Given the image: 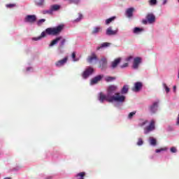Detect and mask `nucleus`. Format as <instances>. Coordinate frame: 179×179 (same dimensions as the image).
<instances>
[{"label": "nucleus", "instance_id": "1", "mask_svg": "<svg viewBox=\"0 0 179 179\" xmlns=\"http://www.w3.org/2000/svg\"><path fill=\"white\" fill-rule=\"evenodd\" d=\"M104 100L108 101V103H113V101L124 103L125 101V96L121 95L119 92H116L113 96H110L108 94L105 95L103 92H101L99 94V101H101V103H103Z\"/></svg>", "mask_w": 179, "mask_h": 179}, {"label": "nucleus", "instance_id": "2", "mask_svg": "<svg viewBox=\"0 0 179 179\" xmlns=\"http://www.w3.org/2000/svg\"><path fill=\"white\" fill-rule=\"evenodd\" d=\"M64 24H59L55 27H50L47 28L45 31H43L40 36L34 38L33 40L35 41H38V40H41L43 37H45V34L49 36H58L60 34L62 30H64Z\"/></svg>", "mask_w": 179, "mask_h": 179}, {"label": "nucleus", "instance_id": "3", "mask_svg": "<svg viewBox=\"0 0 179 179\" xmlns=\"http://www.w3.org/2000/svg\"><path fill=\"white\" fill-rule=\"evenodd\" d=\"M155 124H156V122H155V120H152L149 125L144 128V134L145 135H148L149 132H152V131H155V129H156L155 126Z\"/></svg>", "mask_w": 179, "mask_h": 179}, {"label": "nucleus", "instance_id": "4", "mask_svg": "<svg viewBox=\"0 0 179 179\" xmlns=\"http://www.w3.org/2000/svg\"><path fill=\"white\" fill-rule=\"evenodd\" d=\"M37 20V17L35 15H28L24 18L25 23H34Z\"/></svg>", "mask_w": 179, "mask_h": 179}, {"label": "nucleus", "instance_id": "5", "mask_svg": "<svg viewBox=\"0 0 179 179\" xmlns=\"http://www.w3.org/2000/svg\"><path fill=\"white\" fill-rule=\"evenodd\" d=\"M93 72H94L93 68L89 67L87 69H85V71L83 73L82 77L83 78V79H87L89 76L92 75Z\"/></svg>", "mask_w": 179, "mask_h": 179}, {"label": "nucleus", "instance_id": "6", "mask_svg": "<svg viewBox=\"0 0 179 179\" xmlns=\"http://www.w3.org/2000/svg\"><path fill=\"white\" fill-rule=\"evenodd\" d=\"M97 61H99V59L97 58V55L94 53H92V55L87 59V62L89 64H93L94 62H97Z\"/></svg>", "mask_w": 179, "mask_h": 179}, {"label": "nucleus", "instance_id": "7", "mask_svg": "<svg viewBox=\"0 0 179 179\" xmlns=\"http://www.w3.org/2000/svg\"><path fill=\"white\" fill-rule=\"evenodd\" d=\"M68 62V57H64L62 59H60L55 63V65L57 66V68H61V66H64L65 64Z\"/></svg>", "mask_w": 179, "mask_h": 179}, {"label": "nucleus", "instance_id": "8", "mask_svg": "<svg viewBox=\"0 0 179 179\" xmlns=\"http://www.w3.org/2000/svg\"><path fill=\"white\" fill-rule=\"evenodd\" d=\"M117 89H118V87H117V85H109V87H108V94L110 96H112L113 94H114V93H115V92H117Z\"/></svg>", "mask_w": 179, "mask_h": 179}, {"label": "nucleus", "instance_id": "9", "mask_svg": "<svg viewBox=\"0 0 179 179\" xmlns=\"http://www.w3.org/2000/svg\"><path fill=\"white\" fill-rule=\"evenodd\" d=\"M145 18L150 24H152V23H155V22H156V16H155L153 13H148Z\"/></svg>", "mask_w": 179, "mask_h": 179}, {"label": "nucleus", "instance_id": "10", "mask_svg": "<svg viewBox=\"0 0 179 179\" xmlns=\"http://www.w3.org/2000/svg\"><path fill=\"white\" fill-rule=\"evenodd\" d=\"M142 83L141 82H137L134 84V87L131 88L132 92H140L141 90L142 89Z\"/></svg>", "mask_w": 179, "mask_h": 179}, {"label": "nucleus", "instance_id": "11", "mask_svg": "<svg viewBox=\"0 0 179 179\" xmlns=\"http://www.w3.org/2000/svg\"><path fill=\"white\" fill-rule=\"evenodd\" d=\"M142 62V58L141 57H136L134 59V63H133V68L134 69H138L139 68V64Z\"/></svg>", "mask_w": 179, "mask_h": 179}, {"label": "nucleus", "instance_id": "12", "mask_svg": "<svg viewBox=\"0 0 179 179\" xmlns=\"http://www.w3.org/2000/svg\"><path fill=\"white\" fill-rule=\"evenodd\" d=\"M120 62H121V57L115 59L113 62L110 63V68L112 69H115V68L118 66Z\"/></svg>", "mask_w": 179, "mask_h": 179}, {"label": "nucleus", "instance_id": "13", "mask_svg": "<svg viewBox=\"0 0 179 179\" xmlns=\"http://www.w3.org/2000/svg\"><path fill=\"white\" fill-rule=\"evenodd\" d=\"M118 32V30H113V28L111 27H109L107 29H106V34L107 36H115V34H117V33Z\"/></svg>", "mask_w": 179, "mask_h": 179}, {"label": "nucleus", "instance_id": "14", "mask_svg": "<svg viewBox=\"0 0 179 179\" xmlns=\"http://www.w3.org/2000/svg\"><path fill=\"white\" fill-rule=\"evenodd\" d=\"M159 106V101L154 102L152 106H150V110L152 113V114H155L156 111H157V107Z\"/></svg>", "mask_w": 179, "mask_h": 179}, {"label": "nucleus", "instance_id": "15", "mask_svg": "<svg viewBox=\"0 0 179 179\" xmlns=\"http://www.w3.org/2000/svg\"><path fill=\"white\" fill-rule=\"evenodd\" d=\"M100 68L101 69H106V68H107V59L106 58L103 57L101 59Z\"/></svg>", "mask_w": 179, "mask_h": 179}, {"label": "nucleus", "instance_id": "16", "mask_svg": "<svg viewBox=\"0 0 179 179\" xmlns=\"http://www.w3.org/2000/svg\"><path fill=\"white\" fill-rule=\"evenodd\" d=\"M134 10H135L134 8H127L126 10V16H127V17H132V16H134Z\"/></svg>", "mask_w": 179, "mask_h": 179}, {"label": "nucleus", "instance_id": "17", "mask_svg": "<svg viewBox=\"0 0 179 179\" xmlns=\"http://www.w3.org/2000/svg\"><path fill=\"white\" fill-rule=\"evenodd\" d=\"M101 76H97L91 80V85H96L98 82L101 80Z\"/></svg>", "mask_w": 179, "mask_h": 179}, {"label": "nucleus", "instance_id": "18", "mask_svg": "<svg viewBox=\"0 0 179 179\" xmlns=\"http://www.w3.org/2000/svg\"><path fill=\"white\" fill-rule=\"evenodd\" d=\"M45 0H34L35 5L39 6V8H43L45 5Z\"/></svg>", "mask_w": 179, "mask_h": 179}, {"label": "nucleus", "instance_id": "19", "mask_svg": "<svg viewBox=\"0 0 179 179\" xmlns=\"http://www.w3.org/2000/svg\"><path fill=\"white\" fill-rule=\"evenodd\" d=\"M59 40H62V36L57 37L55 39L52 41V42L50 44V47H52L55 45V44H58V41H59Z\"/></svg>", "mask_w": 179, "mask_h": 179}, {"label": "nucleus", "instance_id": "20", "mask_svg": "<svg viewBox=\"0 0 179 179\" xmlns=\"http://www.w3.org/2000/svg\"><path fill=\"white\" fill-rule=\"evenodd\" d=\"M110 45H111V43H108V42H105L103 43L102 44H101V45L99 47H98L96 48V50H101V48H107V47H110Z\"/></svg>", "mask_w": 179, "mask_h": 179}, {"label": "nucleus", "instance_id": "21", "mask_svg": "<svg viewBox=\"0 0 179 179\" xmlns=\"http://www.w3.org/2000/svg\"><path fill=\"white\" fill-rule=\"evenodd\" d=\"M128 90H129V86L127 85H124L121 90V93L122 94H127V93H128Z\"/></svg>", "mask_w": 179, "mask_h": 179}, {"label": "nucleus", "instance_id": "22", "mask_svg": "<svg viewBox=\"0 0 179 179\" xmlns=\"http://www.w3.org/2000/svg\"><path fill=\"white\" fill-rule=\"evenodd\" d=\"M101 31V28L99 27H94L92 31V34H97V33H100Z\"/></svg>", "mask_w": 179, "mask_h": 179}, {"label": "nucleus", "instance_id": "23", "mask_svg": "<svg viewBox=\"0 0 179 179\" xmlns=\"http://www.w3.org/2000/svg\"><path fill=\"white\" fill-rule=\"evenodd\" d=\"M150 143L152 145V146H156V145H157V141L155 138H151L150 139Z\"/></svg>", "mask_w": 179, "mask_h": 179}, {"label": "nucleus", "instance_id": "24", "mask_svg": "<svg viewBox=\"0 0 179 179\" xmlns=\"http://www.w3.org/2000/svg\"><path fill=\"white\" fill-rule=\"evenodd\" d=\"M60 6L59 5H53L51 6L50 9L52 10V12H54V10H58L59 9Z\"/></svg>", "mask_w": 179, "mask_h": 179}, {"label": "nucleus", "instance_id": "25", "mask_svg": "<svg viewBox=\"0 0 179 179\" xmlns=\"http://www.w3.org/2000/svg\"><path fill=\"white\" fill-rule=\"evenodd\" d=\"M115 77L107 76L105 78L106 82H113V80H115Z\"/></svg>", "mask_w": 179, "mask_h": 179}, {"label": "nucleus", "instance_id": "26", "mask_svg": "<svg viewBox=\"0 0 179 179\" xmlns=\"http://www.w3.org/2000/svg\"><path fill=\"white\" fill-rule=\"evenodd\" d=\"M43 15H52V10L51 8L50 10H45L43 11Z\"/></svg>", "mask_w": 179, "mask_h": 179}, {"label": "nucleus", "instance_id": "27", "mask_svg": "<svg viewBox=\"0 0 179 179\" xmlns=\"http://www.w3.org/2000/svg\"><path fill=\"white\" fill-rule=\"evenodd\" d=\"M115 20V17H111L110 18H108L106 20V24H110L113 20Z\"/></svg>", "mask_w": 179, "mask_h": 179}, {"label": "nucleus", "instance_id": "28", "mask_svg": "<svg viewBox=\"0 0 179 179\" xmlns=\"http://www.w3.org/2000/svg\"><path fill=\"white\" fill-rule=\"evenodd\" d=\"M149 3L151 6H153L157 4V0H150Z\"/></svg>", "mask_w": 179, "mask_h": 179}, {"label": "nucleus", "instance_id": "29", "mask_svg": "<svg viewBox=\"0 0 179 179\" xmlns=\"http://www.w3.org/2000/svg\"><path fill=\"white\" fill-rule=\"evenodd\" d=\"M6 8H8L9 9H12V8H15L16 6V3H9L6 5Z\"/></svg>", "mask_w": 179, "mask_h": 179}, {"label": "nucleus", "instance_id": "30", "mask_svg": "<svg viewBox=\"0 0 179 179\" xmlns=\"http://www.w3.org/2000/svg\"><path fill=\"white\" fill-rule=\"evenodd\" d=\"M80 2V0H69V3H75L76 5H78Z\"/></svg>", "mask_w": 179, "mask_h": 179}, {"label": "nucleus", "instance_id": "31", "mask_svg": "<svg viewBox=\"0 0 179 179\" xmlns=\"http://www.w3.org/2000/svg\"><path fill=\"white\" fill-rule=\"evenodd\" d=\"M135 114H136V111H133V112L129 113L128 118H129V120H131V118H132V117H134V115H135Z\"/></svg>", "mask_w": 179, "mask_h": 179}, {"label": "nucleus", "instance_id": "32", "mask_svg": "<svg viewBox=\"0 0 179 179\" xmlns=\"http://www.w3.org/2000/svg\"><path fill=\"white\" fill-rule=\"evenodd\" d=\"M148 122H149V121L144 120L143 122H141V123H139V127H145V125H146Z\"/></svg>", "mask_w": 179, "mask_h": 179}, {"label": "nucleus", "instance_id": "33", "mask_svg": "<svg viewBox=\"0 0 179 179\" xmlns=\"http://www.w3.org/2000/svg\"><path fill=\"white\" fill-rule=\"evenodd\" d=\"M142 29L139 28V27H135L134 29V33H139V31H142Z\"/></svg>", "mask_w": 179, "mask_h": 179}, {"label": "nucleus", "instance_id": "34", "mask_svg": "<svg viewBox=\"0 0 179 179\" xmlns=\"http://www.w3.org/2000/svg\"><path fill=\"white\" fill-rule=\"evenodd\" d=\"M65 43H66V39H62L59 43L60 47H63L64 45H65Z\"/></svg>", "mask_w": 179, "mask_h": 179}, {"label": "nucleus", "instance_id": "35", "mask_svg": "<svg viewBox=\"0 0 179 179\" xmlns=\"http://www.w3.org/2000/svg\"><path fill=\"white\" fill-rule=\"evenodd\" d=\"M137 145L138 146H142V145H143V140H142V138H138V141L137 142Z\"/></svg>", "mask_w": 179, "mask_h": 179}, {"label": "nucleus", "instance_id": "36", "mask_svg": "<svg viewBox=\"0 0 179 179\" xmlns=\"http://www.w3.org/2000/svg\"><path fill=\"white\" fill-rule=\"evenodd\" d=\"M163 86H164L166 93H169V92H170V88H169V87H167V85H166V83H164Z\"/></svg>", "mask_w": 179, "mask_h": 179}, {"label": "nucleus", "instance_id": "37", "mask_svg": "<svg viewBox=\"0 0 179 179\" xmlns=\"http://www.w3.org/2000/svg\"><path fill=\"white\" fill-rule=\"evenodd\" d=\"M164 150H166V148H160V149H157L155 152L156 153H160V152H163Z\"/></svg>", "mask_w": 179, "mask_h": 179}, {"label": "nucleus", "instance_id": "38", "mask_svg": "<svg viewBox=\"0 0 179 179\" xmlns=\"http://www.w3.org/2000/svg\"><path fill=\"white\" fill-rule=\"evenodd\" d=\"M171 153H176V152H177V148H176V147H172V148H171Z\"/></svg>", "mask_w": 179, "mask_h": 179}, {"label": "nucleus", "instance_id": "39", "mask_svg": "<svg viewBox=\"0 0 179 179\" xmlns=\"http://www.w3.org/2000/svg\"><path fill=\"white\" fill-rule=\"evenodd\" d=\"M83 17L82 14H79L78 18L76 20V22H80V20Z\"/></svg>", "mask_w": 179, "mask_h": 179}, {"label": "nucleus", "instance_id": "40", "mask_svg": "<svg viewBox=\"0 0 179 179\" xmlns=\"http://www.w3.org/2000/svg\"><path fill=\"white\" fill-rule=\"evenodd\" d=\"M71 57H72L73 61H76V59H75V58H76V53L75 52H73L72 53Z\"/></svg>", "mask_w": 179, "mask_h": 179}, {"label": "nucleus", "instance_id": "41", "mask_svg": "<svg viewBox=\"0 0 179 179\" xmlns=\"http://www.w3.org/2000/svg\"><path fill=\"white\" fill-rule=\"evenodd\" d=\"M45 22V19H41L38 20V23L40 24L41 23H44Z\"/></svg>", "mask_w": 179, "mask_h": 179}, {"label": "nucleus", "instance_id": "42", "mask_svg": "<svg viewBox=\"0 0 179 179\" xmlns=\"http://www.w3.org/2000/svg\"><path fill=\"white\" fill-rule=\"evenodd\" d=\"M127 66H128V63H124L123 65L120 66V68H127Z\"/></svg>", "mask_w": 179, "mask_h": 179}, {"label": "nucleus", "instance_id": "43", "mask_svg": "<svg viewBox=\"0 0 179 179\" xmlns=\"http://www.w3.org/2000/svg\"><path fill=\"white\" fill-rule=\"evenodd\" d=\"M148 20H143L142 23L143 24H148Z\"/></svg>", "mask_w": 179, "mask_h": 179}, {"label": "nucleus", "instance_id": "44", "mask_svg": "<svg viewBox=\"0 0 179 179\" xmlns=\"http://www.w3.org/2000/svg\"><path fill=\"white\" fill-rule=\"evenodd\" d=\"M132 58H133L132 56H129V57H127V58L126 59V61L129 62V61L131 60Z\"/></svg>", "mask_w": 179, "mask_h": 179}, {"label": "nucleus", "instance_id": "45", "mask_svg": "<svg viewBox=\"0 0 179 179\" xmlns=\"http://www.w3.org/2000/svg\"><path fill=\"white\" fill-rule=\"evenodd\" d=\"M166 3H167V0H164L163 4L166 5Z\"/></svg>", "mask_w": 179, "mask_h": 179}, {"label": "nucleus", "instance_id": "46", "mask_svg": "<svg viewBox=\"0 0 179 179\" xmlns=\"http://www.w3.org/2000/svg\"><path fill=\"white\" fill-rule=\"evenodd\" d=\"M3 179H12V178L7 177V178H4Z\"/></svg>", "mask_w": 179, "mask_h": 179}, {"label": "nucleus", "instance_id": "47", "mask_svg": "<svg viewBox=\"0 0 179 179\" xmlns=\"http://www.w3.org/2000/svg\"><path fill=\"white\" fill-rule=\"evenodd\" d=\"M173 89H174V90H176V86H174V87H173Z\"/></svg>", "mask_w": 179, "mask_h": 179}, {"label": "nucleus", "instance_id": "48", "mask_svg": "<svg viewBox=\"0 0 179 179\" xmlns=\"http://www.w3.org/2000/svg\"><path fill=\"white\" fill-rule=\"evenodd\" d=\"M178 2H179V0H178Z\"/></svg>", "mask_w": 179, "mask_h": 179}]
</instances>
